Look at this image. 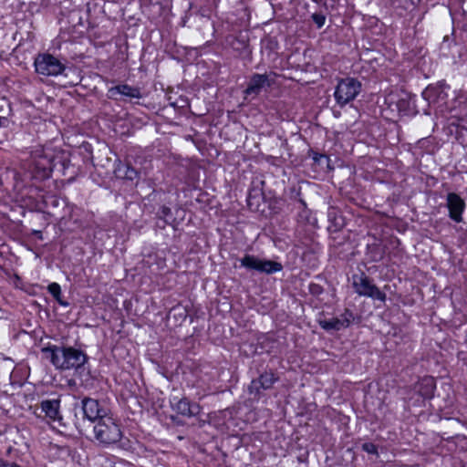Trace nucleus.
Returning <instances> with one entry per match:
<instances>
[{
	"instance_id": "f257e3e1",
	"label": "nucleus",
	"mask_w": 467,
	"mask_h": 467,
	"mask_svg": "<svg viewBox=\"0 0 467 467\" xmlns=\"http://www.w3.org/2000/svg\"><path fill=\"white\" fill-rule=\"evenodd\" d=\"M42 352L52 365L60 370L78 369L88 360L87 355L73 347H58L56 345L44 348Z\"/></svg>"
},
{
	"instance_id": "f03ea898",
	"label": "nucleus",
	"mask_w": 467,
	"mask_h": 467,
	"mask_svg": "<svg viewBox=\"0 0 467 467\" xmlns=\"http://www.w3.org/2000/svg\"><path fill=\"white\" fill-rule=\"evenodd\" d=\"M93 431L96 440L103 444L116 443L122 436L119 426L110 413L94 424Z\"/></svg>"
},
{
	"instance_id": "7ed1b4c3",
	"label": "nucleus",
	"mask_w": 467,
	"mask_h": 467,
	"mask_svg": "<svg viewBox=\"0 0 467 467\" xmlns=\"http://www.w3.org/2000/svg\"><path fill=\"white\" fill-rule=\"evenodd\" d=\"M36 71L43 76H58L64 72L66 67L56 57L50 54H39L34 62Z\"/></svg>"
},
{
	"instance_id": "20e7f679",
	"label": "nucleus",
	"mask_w": 467,
	"mask_h": 467,
	"mask_svg": "<svg viewBox=\"0 0 467 467\" xmlns=\"http://www.w3.org/2000/svg\"><path fill=\"white\" fill-rule=\"evenodd\" d=\"M353 287L355 292L362 296L385 302L386 295L381 292L364 274L353 276Z\"/></svg>"
},
{
	"instance_id": "39448f33",
	"label": "nucleus",
	"mask_w": 467,
	"mask_h": 467,
	"mask_svg": "<svg viewBox=\"0 0 467 467\" xmlns=\"http://www.w3.org/2000/svg\"><path fill=\"white\" fill-rule=\"evenodd\" d=\"M83 419L95 424L109 413V410L99 402L98 400L84 398L81 401Z\"/></svg>"
},
{
	"instance_id": "423d86ee",
	"label": "nucleus",
	"mask_w": 467,
	"mask_h": 467,
	"mask_svg": "<svg viewBox=\"0 0 467 467\" xmlns=\"http://www.w3.org/2000/svg\"><path fill=\"white\" fill-rule=\"evenodd\" d=\"M241 265L248 269L256 270L265 274H273L282 270L280 263L271 260H262L254 255H245L241 259Z\"/></svg>"
},
{
	"instance_id": "0eeeda50",
	"label": "nucleus",
	"mask_w": 467,
	"mask_h": 467,
	"mask_svg": "<svg viewBox=\"0 0 467 467\" xmlns=\"http://www.w3.org/2000/svg\"><path fill=\"white\" fill-rule=\"evenodd\" d=\"M285 78L273 71L265 74H254L247 88H269L271 86L281 87Z\"/></svg>"
},
{
	"instance_id": "6e6552de",
	"label": "nucleus",
	"mask_w": 467,
	"mask_h": 467,
	"mask_svg": "<svg viewBox=\"0 0 467 467\" xmlns=\"http://www.w3.org/2000/svg\"><path fill=\"white\" fill-rule=\"evenodd\" d=\"M353 319L354 316L352 312L347 309L340 317L324 319L319 323L321 327L326 330H340L342 328L348 327Z\"/></svg>"
},
{
	"instance_id": "1a4fd4ad",
	"label": "nucleus",
	"mask_w": 467,
	"mask_h": 467,
	"mask_svg": "<svg viewBox=\"0 0 467 467\" xmlns=\"http://www.w3.org/2000/svg\"><path fill=\"white\" fill-rule=\"evenodd\" d=\"M447 208L451 220L457 223L462 221V215L465 208V202L458 194L450 192L447 195Z\"/></svg>"
},
{
	"instance_id": "9d476101",
	"label": "nucleus",
	"mask_w": 467,
	"mask_h": 467,
	"mask_svg": "<svg viewBox=\"0 0 467 467\" xmlns=\"http://www.w3.org/2000/svg\"><path fill=\"white\" fill-rule=\"evenodd\" d=\"M36 414L42 416L44 414L47 418L57 420H60L59 414V400H43L38 408L36 409Z\"/></svg>"
},
{
	"instance_id": "9b49d317",
	"label": "nucleus",
	"mask_w": 467,
	"mask_h": 467,
	"mask_svg": "<svg viewBox=\"0 0 467 467\" xmlns=\"http://www.w3.org/2000/svg\"><path fill=\"white\" fill-rule=\"evenodd\" d=\"M276 379L275 378L273 373H265L260 376L258 379H254L251 382L249 386V390L251 393H258L261 389H267L273 386L275 382Z\"/></svg>"
},
{
	"instance_id": "f8f14e48",
	"label": "nucleus",
	"mask_w": 467,
	"mask_h": 467,
	"mask_svg": "<svg viewBox=\"0 0 467 467\" xmlns=\"http://www.w3.org/2000/svg\"><path fill=\"white\" fill-rule=\"evenodd\" d=\"M172 407L178 413L183 416L191 417L199 412V406L197 404H190L186 399H182L177 401H175L174 399Z\"/></svg>"
},
{
	"instance_id": "ddd939ff",
	"label": "nucleus",
	"mask_w": 467,
	"mask_h": 467,
	"mask_svg": "<svg viewBox=\"0 0 467 467\" xmlns=\"http://www.w3.org/2000/svg\"><path fill=\"white\" fill-rule=\"evenodd\" d=\"M116 177L120 179L134 180L138 173L135 169L130 167L129 164L119 162L114 170Z\"/></svg>"
},
{
	"instance_id": "4468645a",
	"label": "nucleus",
	"mask_w": 467,
	"mask_h": 467,
	"mask_svg": "<svg viewBox=\"0 0 467 467\" xmlns=\"http://www.w3.org/2000/svg\"><path fill=\"white\" fill-rule=\"evenodd\" d=\"M118 96L130 99L141 97L140 89H109V98L118 99Z\"/></svg>"
},
{
	"instance_id": "2eb2a0df",
	"label": "nucleus",
	"mask_w": 467,
	"mask_h": 467,
	"mask_svg": "<svg viewBox=\"0 0 467 467\" xmlns=\"http://www.w3.org/2000/svg\"><path fill=\"white\" fill-rule=\"evenodd\" d=\"M357 96V92L352 89H335L334 97L340 105H345Z\"/></svg>"
},
{
	"instance_id": "dca6fc26",
	"label": "nucleus",
	"mask_w": 467,
	"mask_h": 467,
	"mask_svg": "<svg viewBox=\"0 0 467 467\" xmlns=\"http://www.w3.org/2000/svg\"><path fill=\"white\" fill-rule=\"evenodd\" d=\"M48 291L60 304H62V302L59 299L61 288L57 283H51L48 285Z\"/></svg>"
},
{
	"instance_id": "f3484780",
	"label": "nucleus",
	"mask_w": 467,
	"mask_h": 467,
	"mask_svg": "<svg viewBox=\"0 0 467 467\" xmlns=\"http://www.w3.org/2000/svg\"><path fill=\"white\" fill-rule=\"evenodd\" d=\"M348 83H345L343 80L340 81L337 86L336 88H340L341 85L344 83L347 88H360L361 87V84L358 81H356L355 79L353 78H348Z\"/></svg>"
},
{
	"instance_id": "a211bd4d",
	"label": "nucleus",
	"mask_w": 467,
	"mask_h": 467,
	"mask_svg": "<svg viewBox=\"0 0 467 467\" xmlns=\"http://www.w3.org/2000/svg\"><path fill=\"white\" fill-rule=\"evenodd\" d=\"M313 21L317 24V27H322L325 24V16L321 14H314L312 16Z\"/></svg>"
},
{
	"instance_id": "6ab92c4d",
	"label": "nucleus",
	"mask_w": 467,
	"mask_h": 467,
	"mask_svg": "<svg viewBox=\"0 0 467 467\" xmlns=\"http://www.w3.org/2000/svg\"><path fill=\"white\" fill-rule=\"evenodd\" d=\"M362 447L368 453L374 454L377 452V447L372 443H364Z\"/></svg>"
},
{
	"instance_id": "aec40b11",
	"label": "nucleus",
	"mask_w": 467,
	"mask_h": 467,
	"mask_svg": "<svg viewBox=\"0 0 467 467\" xmlns=\"http://www.w3.org/2000/svg\"><path fill=\"white\" fill-rule=\"evenodd\" d=\"M424 382L426 383L428 389L422 394L429 395L432 392V389H433V380H432V379H425Z\"/></svg>"
},
{
	"instance_id": "412c9836",
	"label": "nucleus",
	"mask_w": 467,
	"mask_h": 467,
	"mask_svg": "<svg viewBox=\"0 0 467 467\" xmlns=\"http://www.w3.org/2000/svg\"><path fill=\"white\" fill-rule=\"evenodd\" d=\"M171 215V209L168 208V207H162L161 208V216L165 220L167 221L168 218L170 217Z\"/></svg>"
},
{
	"instance_id": "4be33fe9",
	"label": "nucleus",
	"mask_w": 467,
	"mask_h": 467,
	"mask_svg": "<svg viewBox=\"0 0 467 467\" xmlns=\"http://www.w3.org/2000/svg\"><path fill=\"white\" fill-rule=\"evenodd\" d=\"M4 464L5 465V467H20L16 463H9V462H7L5 461H4Z\"/></svg>"
},
{
	"instance_id": "5701e85b",
	"label": "nucleus",
	"mask_w": 467,
	"mask_h": 467,
	"mask_svg": "<svg viewBox=\"0 0 467 467\" xmlns=\"http://www.w3.org/2000/svg\"><path fill=\"white\" fill-rule=\"evenodd\" d=\"M255 90H256V89H254V88H252V89H246V93H247V94H250V93H252V92H254Z\"/></svg>"
},
{
	"instance_id": "b1692460",
	"label": "nucleus",
	"mask_w": 467,
	"mask_h": 467,
	"mask_svg": "<svg viewBox=\"0 0 467 467\" xmlns=\"http://www.w3.org/2000/svg\"><path fill=\"white\" fill-rule=\"evenodd\" d=\"M5 465L4 464V460H0V467H5Z\"/></svg>"
},
{
	"instance_id": "393cba45",
	"label": "nucleus",
	"mask_w": 467,
	"mask_h": 467,
	"mask_svg": "<svg viewBox=\"0 0 467 467\" xmlns=\"http://www.w3.org/2000/svg\"><path fill=\"white\" fill-rule=\"evenodd\" d=\"M114 88H129V87L124 85V86H115Z\"/></svg>"
},
{
	"instance_id": "a878e982",
	"label": "nucleus",
	"mask_w": 467,
	"mask_h": 467,
	"mask_svg": "<svg viewBox=\"0 0 467 467\" xmlns=\"http://www.w3.org/2000/svg\"><path fill=\"white\" fill-rule=\"evenodd\" d=\"M427 90H428V89H425V90L422 92V95H423V96H425V95H426V91H427Z\"/></svg>"
}]
</instances>
